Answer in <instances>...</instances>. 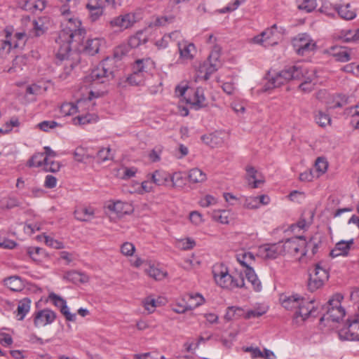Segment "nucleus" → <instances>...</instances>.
I'll return each instance as SVG.
<instances>
[{
    "label": "nucleus",
    "instance_id": "obj_3",
    "mask_svg": "<svg viewBox=\"0 0 359 359\" xmlns=\"http://www.w3.org/2000/svg\"><path fill=\"white\" fill-rule=\"evenodd\" d=\"M280 302L285 309L293 312L297 321H304L316 312L313 300L306 299L298 294L283 295Z\"/></svg>",
    "mask_w": 359,
    "mask_h": 359
},
{
    "label": "nucleus",
    "instance_id": "obj_63",
    "mask_svg": "<svg viewBox=\"0 0 359 359\" xmlns=\"http://www.w3.org/2000/svg\"><path fill=\"white\" fill-rule=\"evenodd\" d=\"M189 219L191 223L196 226H199L204 222L202 214L196 210L191 211L189 213Z\"/></svg>",
    "mask_w": 359,
    "mask_h": 359
},
{
    "label": "nucleus",
    "instance_id": "obj_62",
    "mask_svg": "<svg viewBox=\"0 0 359 359\" xmlns=\"http://www.w3.org/2000/svg\"><path fill=\"white\" fill-rule=\"evenodd\" d=\"M43 238L44 239V242L45 243L50 247V248H55V249H62L64 248V244L62 242L58 241V240H56V239H54L53 238L48 236V235H43Z\"/></svg>",
    "mask_w": 359,
    "mask_h": 359
},
{
    "label": "nucleus",
    "instance_id": "obj_16",
    "mask_svg": "<svg viewBox=\"0 0 359 359\" xmlns=\"http://www.w3.org/2000/svg\"><path fill=\"white\" fill-rule=\"evenodd\" d=\"M136 20L135 13H128L114 18L109 21V25L111 28L121 31L133 26Z\"/></svg>",
    "mask_w": 359,
    "mask_h": 359
},
{
    "label": "nucleus",
    "instance_id": "obj_10",
    "mask_svg": "<svg viewBox=\"0 0 359 359\" xmlns=\"http://www.w3.org/2000/svg\"><path fill=\"white\" fill-rule=\"evenodd\" d=\"M298 69L301 70L299 78L294 80L301 81L299 89L305 93L311 92L316 84V75L314 69H310L306 65L298 63Z\"/></svg>",
    "mask_w": 359,
    "mask_h": 359
},
{
    "label": "nucleus",
    "instance_id": "obj_34",
    "mask_svg": "<svg viewBox=\"0 0 359 359\" xmlns=\"http://www.w3.org/2000/svg\"><path fill=\"white\" fill-rule=\"evenodd\" d=\"M105 43V41L102 38L88 39L86 41L84 50L90 55H94L100 50V47Z\"/></svg>",
    "mask_w": 359,
    "mask_h": 359
},
{
    "label": "nucleus",
    "instance_id": "obj_47",
    "mask_svg": "<svg viewBox=\"0 0 359 359\" xmlns=\"http://www.w3.org/2000/svg\"><path fill=\"white\" fill-rule=\"evenodd\" d=\"M243 316L244 318V310L241 307L229 306L226 309L224 318L226 320H231Z\"/></svg>",
    "mask_w": 359,
    "mask_h": 359
},
{
    "label": "nucleus",
    "instance_id": "obj_51",
    "mask_svg": "<svg viewBox=\"0 0 359 359\" xmlns=\"http://www.w3.org/2000/svg\"><path fill=\"white\" fill-rule=\"evenodd\" d=\"M337 38L343 42L354 43V29H344L340 30L337 34Z\"/></svg>",
    "mask_w": 359,
    "mask_h": 359
},
{
    "label": "nucleus",
    "instance_id": "obj_9",
    "mask_svg": "<svg viewBox=\"0 0 359 359\" xmlns=\"http://www.w3.org/2000/svg\"><path fill=\"white\" fill-rule=\"evenodd\" d=\"M344 297L341 294H335L329 300L326 313L320 318V320H330L333 322H339L346 315L345 309L341 306Z\"/></svg>",
    "mask_w": 359,
    "mask_h": 359
},
{
    "label": "nucleus",
    "instance_id": "obj_37",
    "mask_svg": "<svg viewBox=\"0 0 359 359\" xmlns=\"http://www.w3.org/2000/svg\"><path fill=\"white\" fill-rule=\"evenodd\" d=\"M189 310L194 309L201 306L205 302V299L200 293H189L184 295Z\"/></svg>",
    "mask_w": 359,
    "mask_h": 359
},
{
    "label": "nucleus",
    "instance_id": "obj_23",
    "mask_svg": "<svg viewBox=\"0 0 359 359\" xmlns=\"http://www.w3.org/2000/svg\"><path fill=\"white\" fill-rule=\"evenodd\" d=\"M351 49L346 47L334 46L327 50V53L333 57L336 61L346 62L351 59Z\"/></svg>",
    "mask_w": 359,
    "mask_h": 359
},
{
    "label": "nucleus",
    "instance_id": "obj_57",
    "mask_svg": "<svg viewBox=\"0 0 359 359\" xmlns=\"http://www.w3.org/2000/svg\"><path fill=\"white\" fill-rule=\"evenodd\" d=\"M172 309L177 313H183L189 310L184 296L182 299L177 300V302L172 305Z\"/></svg>",
    "mask_w": 359,
    "mask_h": 359
},
{
    "label": "nucleus",
    "instance_id": "obj_1",
    "mask_svg": "<svg viewBox=\"0 0 359 359\" xmlns=\"http://www.w3.org/2000/svg\"><path fill=\"white\" fill-rule=\"evenodd\" d=\"M110 62L108 59L102 61L86 77L85 83L90 86L88 100H79L75 103L65 102L60 106V112L63 116H73L81 113L88 102L104 95V84L114 78V71Z\"/></svg>",
    "mask_w": 359,
    "mask_h": 359
},
{
    "label": "nucleus",
    "instance_id": "obj_5",
    "mask_svg": "<svg viewBox=\"0 0 359 359\" xmlns=\"http://www.w3.org/2000/svg\"><path fill=\"white\" fill-rule=\"evenodd\" d=\"M300 72L301 70L298 69V63L287 67L280 72L269 71L267 74L268 81L266 84V89L280 87L290 80L299 78Z\"/></svg>",
    "mask_w": 359,
    "mask_h": 359
},
{
    "label": "nucleus",
    "instance_id": "obj_41",
    "mask_svg": "<svg viewBox=\"0 0 359 359\" xmlns=\"http://www.w3.org/2000/svg\"><path fill=\"white\" fill-rule=\"evenodd\" d=\"M189 180L193 183H201L206 180L207 176L201 169L194 168L189 171Z\"/></svg>",
    "mask_w": 359,
    "mask_h": 359
},
{
    "label": "nucleus",
    "instance_id": "obj_28",
    "mask_svg": "<svg viewBox=\"0 0 359 359\" xmlns=\"http://www.w3.org/2000/svg\"><path fill=\"white\" fill-rule=\"evenodd\" d=\"M47 5L46 0H22L19 2L20 7L27 11H42Z\"/></svg>",
    "mask_w": 359,
    "mask_h": 359
},
{
    "label": "nucleus",
    "instance_id": "obj_32",
    "mask_svg": "<svg viewBox=\"0 0 359 359\" xmlns=\"http://www.w3.org/2000/svg\"><path fill=\"white\" fill-rule=\"evenodd\" d=\"M192 107L198 110L205 106V97L202 88H197L194 95L188 100Z\"/></svg>",
    "mask_w": 359,
    "mask_h": 359
},
{
    "label": "nucleus",
    "instance_id": "obj_2",
    "mask_svg": "<svg viewBox=\"0 0 359 359\" xmlns=\"http://www.w3.org/2000/svg\"><path fill=\"white\" fill-rule=\"evenodd\" d=\"M60 28L55 41L59 46L57 57L63 60L68 57L72 45L80 44L83 41L86 32L81 27L79 18L66 4L60 8Z\"/></svg>",
    "mask_w": 359,
    "mask_h": 359
},
{
    "label": "nucleus",
    "instance_id": "obj_17",
    "mask_svg": "<svg viewBox=\"0 0 359 359\" xmlns=\"http://www.w3.org/2000/svg\"><path fill=\"white\" fill-rule=\"evenodd\" d=\"M177 48L179 52V60L182 62L191 61L195 57L196 48L195 45L187 40L177 41Z\"/></svg>",
    "mask_w": 359,
    "mask_h": 359
},
{
    "label": "nucleus",
    "instance_id": "obj_31",
    "mask_svg": "<svg viewBox=\"0 0 359 359\" xmlns=\"http://www.w3.org/2000/svg\"><path fill=\"white\" fill-rule=\"evenodd\" d=\"M236 257L238 262L245 269L252 268V265L255 260L253 253L241 250L236 253Z\"/></svg>",
    "mask_w": 359,
    "mask_h": 359
},
{
    "label": "nucleus",
    "instance_id": "obj_13",
    "mask_svg": "<svg viewBox=\"0 0 359 359\" xmlns=\"http://www.w3.org/2000/svg\"><path fill=\"white\" fill-rule=\"evenodd\" d=\"M277 27L276 25L271 28L263 31L260 34L253 38L254 43L262 45L264 47L271 46L278 43V37L276 34Z\"/></svg>",
    "mask_w": 359,
    "mask_h": 359
},
{
    "label": "nucleus",
    "instance_id": "obj_8",
    "mask_svg": "<svg viewBox=\"0 0 359 359\" xmlns=\"http://www.w3.org/2000/svg\"><path fill=\"white\" fill-rule=\"evenodd\" d=\"M280 243L282 255H289L301 260L306 254V241L302 236L292 237Z\"/></svg>",
    "mask_w": 359,
    "mask_h": 359
},
{
    "label": "nucleus",
    "instance_id": "obj_12",
    "mask_svg": "<svg viewBox=\"0 0 359 359\" xmlns=\"http://www.w3.org/2000/svg\"><path fill=\"white\" fill-rule=\"evenodd\" d=\"M329 273L327 270L319 264H316L313 271L309 275L308 282L309 290L313 292L320 288L325 281L328 280Z\"/></svg>",
    "mask_w": 359,
    "mask_h": 359
},
{
    "label": "nucleus",
    "instance_id": "obj_38",
    "mask_svg": "<svg viewBox=\"0 0 359 359\" xmlns=\"http://www.w3.org/2000/svg\"><path fill=\"white\" fill-rule=\"evenodd\" d=\"M345 114L350 117V123L355 129H359V102L353 107L346 108Z\"/></svg>",
    "mask_w": 359,
    "mask_h": 359
},
{
    "label": "nucleus",
    "instance_id": "obj_44",
    "mask_svg": "<svg viewBox=\"0 0 359 359\" xmlns=\"http://www.w3.org/2000/svg\"><path fill=\"white\" fill-rule=\"evenodd\" d=\"M5 285L13 291H20L23 288V284L18 276H11L4 280Z\"/></svg>",
    "mask_w": 359,
    "mask_h": 359
},
{
    "label": "nucleus",
    "instance_id": "obj_20",
    "mask_svg": "<svg viewBox=\"0 0 359 359\" xmlns=\"http://www.w3.org/2000/svg\"><path fill=\"white\" fill-rule=\"evenodd\" d=\"M229 138V134L226 131H215L209 135H203L201 139L205 144L212 147L222 145Z\"/></svg>",
    "mask_w": 359,
    "mask_h": 359
},
{
    "label": "nucleus",
    "instance_id": "obj_60",
    "mask_svg": "<svg viewBox=\"0 0 359 359\" xmlns=\"http://www.w3.org/2000/svg\"><path fill=\"white\" fill-rule=\"evenodd\" d=\"M137 172V169L135 167H123L121 169L119 175L122 180H126L135 177Z\"/></svg>",
    "mask_w": 359,
    "mask_h": 359
},
{
    "label": "nucleus",
    "instance_id": "obj_54",
    "mask_svg": "<svg viewBox=\"0 0 359 359\" xmlns=\"http://www.w3.org/2000/svg\"><path fill=\"white\" fill-rule=\"evenodd\" d=\"M257 197L255 196H242V205L243 208L249 210L258 209Z\"/></svg>",
    "mask_w": 359,
    "mask_h": 359
},
{
    "label": "nucleus",
    "instance_id": "obj_21",
    "mask_svg": "<svg viewBox=\"0 0 359 359\" xmlns=\"http://www.w3.org/2000/svg\"><path fill=\"white\" fill-rule=\"evenodd\" d=\"M353 238H351L347 241L341 240L335 244L334 248L330 251V255L332 258L339 256L346 257L348 256L351 249L353 248Z\"/></svg>",
    "mask_w": 359,
    "mask_h": 359
},
{
    "label": "nucleus",
    "instance_id": "obj_22",
    "mask_svg": "<svg viewBox=\"0 0 359 359\" xmlns=\"http://www.w3.org/2000/svg\"><path fill=\"white\" fill-rule=\"evenodd\" d=\"M144 272L156 280H162L168 276L167 271L161 267L158 264H155L151 261H147L145 263Z\"/></svg>",
    "mask_w": 359,
    "mask_h": 359
},
{
    "label": "nucleus",
    "instance_id": "obj_14",
    "mask_svg": "<svg viewBox=\"0 0 359 359\" xmlns=\"http://www.w3.org/2000/svg\"><path fill=\"white\" fill-rule=\"evenodd\" d=\"M48 299L57 308H58L62 315L68 321H75L76 316L69 311V308L67 304L66 300L61 296L55 294V292H50L48 296Z\"/></svg>",
    "mask_w": 359,
    "mask_h": 359
},
{
    "label": "nucleus",
    "instance_id": "obj_48",
    "mask_svg": "<svg viewBox=\"0 0 359 359\" xmlns=\"http://www.w3.org/2000/svg\"><path fill=\"white\" fill-rule=\"evenodd\" d=\"M315 121L316 123L321 127H325L331 123L330 115L320 110L316 112Z\"/></svg>",
    "mask_w": 359,
    "mask_h": 359
},
{
    "label": "nucleus",
    "instance_id": "obj_50",
    "mask_svg": "<svg viewBox=\"0 0 359 359\" xmlns=\"http://www.w3.org/2000/svg\"><path fill=\"white\" fill-rule=\"evenodd\" d=\"M62 124L55 121H43L36 125V128L44 132H50L56 128H62Z\"/></svg>",
    "mask_w": 359,
    "mask_h": 359
},
{
    "label": "nucleus",
    "instance_id": "obj_46",
    "mask_svg": "<svg viewBox=\"0 0 359 359\" xmlns=\"http://www.w3.org/2000/svg\"><path fill=\"white\" fill-rule=\"evenodd\" d=\"M297 7L306 13H311L317 7L316 0H297Z\"/></svg>",
    "mask_w": 359,
    "mask_h": 359
},
{
    "label": "nucleus",
    "instance_id": "obj_18",
    "mask_svg": "<svg viewBox=\"0 0 359 359\" xmlns=\"http://www.w3.org/2000/svg\"><path fill=\"white\" fill-rule=\"evenodd\" d=\"M56 313L49 309L35 312L34 324L36 327H44L52 324L56 319Z\"/></svg>",
    "mask_w": 359,
    "mask_h": 359
},
{
    "label": "nucleus",
    "instance_id": "obj_4",
    "mask_svg": "<svg viewBox=\"0 0 359 359\" xmlns=\"http://www.w3.org/2000/svg\"><path fill=\"white\" fill-rule=\"evenodd\" d=\"M215 283L221 287L232 290L245 286L243 276L229 273L228 268L224 264H216L212 269Z\"/></svg>",
    "mask_w": 359,
    "mask_h": 359
},
{
    "label": "nucleus",
    "instance_id": "obj_43",
    "mask_svg": "<svg viewBox=\"0 0 359 359\" xmlns=\"http://www.w3.org/2000/svg\"><path fill=\"white\" fill-rule=\"evenodd\" d=\"M94 214L92 208H79L74 211L75 217L80 221H88L90 219Z\"/></svg>",
    "mask_w": 359,
    "mask_h": 359
},
{
    "label": "nucleus",
    "instance_id": "obj_35",
    "mask_svg": "<svg viewBox=\"0 0 359 359\" xmlns=\"http://www.w3.org/2000/svg\"><path fill=\"white\" fill-rule=\"evenodd\" d=\"M268 306L264 304L257 303L253 308L248 311H244V318L251 319L259 318L268 311Z\"/></svg>",
    "mask_w": 359,
    "mask_h": 359
},
{
    "label": "nucleus",
    "instance_id": "obj_27",
    "mask_svg": "<svg viewBox=\"0 0 359 359\" xmlns=\"http://www.w3.org/2000/svg\"><path fill=\"white\" fill-rule=\"evenodd\" d=\"M154 184L153 181L147 175V180L142 181L140 184L138 182H133L132 185V190L130 192L136 193L137 194L143 195L144 194L150 193L154 190Z\"/></svg>",
    "mask_w": 359,
    "mask_h": 359
},
{
    "label": "nucleus",
    "instance_id": "obj_56",
    "mask_svg": "<svg viewBox=\"0 0 359 359\" xmlns=\"http://www.w3.org/2000/svg\"><path fill=\"white\" fill-rule=\"evenodd\" d=\"M18 118L13 116L8 121H7L0 129H1V134H7L12 131L13 128H17L20 126Z\"/></svg>",
    "mask_w": 359,
    "mask_h": 359
},
{
    "label": "nucleus",
    "instance_id": "obj_11",
    "mask_svg": "<svg viewBox=\"0 0 359 359\" xmlns=\"http://www.w3.org/2000/svg\"><path fill=\"white\" fill-rule=\"evenodd\" d=\"M292 45L299 55H308L313 52L316 47L315 41L306 33L298 34L293 39Z\"/></svg>",
    "mask_w": 359,
    "mask_h": 359
},
{
    "label": "nucleus",
    "instance_id": "obj_19",
    "mask_svg": "<svg viewBox=\"0 0 359 359\" xmlns=\"http://www.w3.org/2000/svg\"><path fill=\"white\" fill-rule=\"evenodd\" d=\"M280 243L264 244L257 250V255L264 259H275L282 255Z\"/></svg>",
    "mask_w": 359,
    "mask_h": 359
},
{
    "label": "nucleus",
    "instance_id": "obj_49",
    "mask_svg": "<svg viewBox=\"0 0 359 359\" xmlns=\"http://www.w3.org/2000/svg\"><path fill=\"white\" fill-rule=\"evenodd\" d=\"M328 161L326 158L320 156L317 158L315 162V169L317 172V177L325 174L328 168Z\"/></svg>",
    "mask_w": 359,
    "mask_h": 359
},
{
    "label": "nucleus",
    "instance_id": "obj_42",
    "mask_svg": "<svg viewBox=\"0 0 359 359\" xmlns=\"http://www.w3.org/2000/svg\"><path fill=\"white\" fill-rule=\"evenodd\" d=\"M48 161V156L42 152L35 154L29 161L28 164L30 167L44 168L46 163Z\"/></svg>",
    "mask_w": 359,
    "mask_h": 359
},
{
    "label": "nucleus",
    "instance_id": "obj_40",
    "mask_svg": "<svg viewBox=\"0 0 359 359\" xmlns=\"http://www.w3.org/2000/svg\"><path fill=\"white\" fill-rule=\"evenodd\" d=\"M31 302L29 298H24L19 302L17 309V316L19 320H22L29 312Z\"/></svg>",
    "mask_w": 359,
    "mask_h": 359
},
{
    "label": "nucleus",
    "instance_id": "obj_53",
    "mask_svg": "<svg viewBox=\"0 0 359 359\" xmlns=\"http://www.w3.org/2000/svg\"><path fill=\"white\" fill-rule=\"evenodd\" d=\"M146 79L147 77L143 74L133 70V73L128 76L127 81L130 85L139 86L143 84Z\"/></svg>",
    "mask_w": 359,
    "mask_h": 359
},
{
    "label": "nucleus",
    "instance_id": "obj_30",
    "mask_svg": "<svg viewBox=\"0 0 359 359\" xmlns=\"http://www.w3.org/2000/svg\"><path fill=\"white\" fill-rule=\"evenodd\" d=\"M336 11L338 15L345 20H352L357 16L355 9L350 4L336 5Z\"/></svg>",
    "mask_w": 359,
    "mask_h": 359
},
{
    "label": "nucleus",
    "instance_id": "obj_26",
    "mask_svg": "<svg viewBox=\"0 0 359 359\" xmlns=\"http://www.w3.org/2000/svg\"><path fill=\"white\" fill-rule=\"evenodd\" d=\"M72 118V123L76 126L84 127L90 123H96L98 121V116L93 113H83V110L81 113Z\"/></svg>",
    "mask_w": 359,
    "mask_h": 359
},
{
    "label": "nucleus",
    "instance_id": "obj_6",
    "mask_svg": "<svg viewBox=\"0 0 359 359\" xmlns=\"http://www.w3.org/2000/svg\"><path fill=\"white\" fill-rule=\"evenodd\" d=\"M219 57L220 48L215 46L211 51L208 60L198 67V74L195 79V81L198 82L200 80L206 81L209 79L210 76L217 72L222 65Z\"/></svg>",
    "mask_w": 359,
    "mask_h": 359
},
{
    "label": "nucleus",
    "instance_id": "obj_55",
    "mask_svg": "<svg viewBox=\"0 0 359 359\" xmlns=\"http://www.w3.org/2000/svg\"><path fill=\"white\" fill-rule=\"evenodd\" d=\"M27 58L25 56H17L13 62V66L8 69V72H18L23 69L26 65Z\"/></svg>",
    "mask_w": 359,
    "mask_h": 359
},
{
    "label": "nucleus",
    "instance_id": "obj_24",
    "mask_svg": "<svg viewBox=\"0 0 359 359\" xmlns=\"http://www.w3.org/2000/svg\"><path fill=\"white\" fill-rule=\"evenodd\" d=\"M49 20L48 17H40L30 22L32 29L29 36H40L43 34L48 28Z\"/></svg>",
    "mask_w": 359,
    "mask_h": 359
},
{
    "label": "nucleus",
    "instance_id": "obj_52",
    "mask_svg": "<svg viewBox=\"0 0 359 359\" xmlns=\"http://www.w3.org/2000/svg\"><path fill=\"white\" fill-rule=\"evenodd\" d=\"M64 278L73 283H79L85 281L86 277L81 273L76 271H67L64 275Z\"/></svg>",
    "mask_w": 359,
    "mask_h": 359
},
{
    "label": "nucleus",
    "instance_id": "obj_45",
    "mask_svg": "<svg viewBox=\"0 0 359 359\" xmlns=\"http://www.w3.org/2000/svg\"><path fill=\"white\" fill-rule=\"evenodd\" d=\"M196 245V241L190 237L177 239L175 246L183 250H189L193 249Z\"/></svg>",
    "mask_w": 359,
    "mask_h": 359
},
{
    "label": "nucleus",
    "instance_id": "obj_61",
    "mask_svg": "<svg viewBox=\"0 0 359 359\" xmlns=\"http://www.w3.org/2000/svg\"><path fill=\"white\" fill-rule=\"evenodd\" d=\"M223 197L225 201L229 205H236L238 204H242V196L238 197L237 196L233 194L232 193L226 192L223 194Z\"/></svg>",
    "mask_w": 359,
    "mask_h": 359
},
{
    "label": "nucleus",
    "instance_id": "obj_64",
    "mask_svg": "<svg viewBox=\"0 0 359 359\" xmlns=\"http://www.w3.org/2000/svg\"><path fill=\"white\" fill-rule=\"evenodd\" d=\"M143 305L145 310H147L149 313H151L155 311L156 308L157 307L158 302L153 297H148L144 299Z\"/></svg>",
    "mask_w": 359,
    "mask_h": 359
},
{
    "label": "nucleus",
    "instance_id": "obj_33",
    "mask_svg": "<svg viewBox=\"0 0 359 359\" xmlns=\"http://www.w3.org/2000/svg\"><path fill=\"white\" fill-rule=\"evenodd\" d=\"M325 102L329 109L341 108L348 103V98L342 95H328Z\"/></svg>",
    "mask_w": 359,
    "mask_h": 359
},
{
    "label": "nucleus",
    "instance_id": "obj_29",
    "mask_svg": "<svg viewBox=\"0 0 359 359\" xmlns=\"http://www.w3.org/2000/svg\"><path fill=\"white\" fill-rule=\"evenodd\" d=\"M148 175L156 186H165L170 182V173L163 170H156Z\"/></svg>",
    "mask_w": 359,
    "mask_h": 359
},
{
    "label": "nucleus",
    "instance_id": "obj_7",
    "mask_svg": "<svg viewBox=\"0 0 359 359\" xmlns=\"http://www.w3.org/2000/svg\"><path fill=\"white\" fill-rule=\"evenodd\" d=\"M28 34L25 32H16L14 35L8 29H5L4 36L0 39V56L4 57L10 53L13 50L22 47Z\"/></svg>",
    "mask_w": 359,
    "mask_h": 359
},
{
    "label": "nucleus",
    "instance_id": "obj_25",
    "mask_svg": "<svg viewBox=\"0 0 359 359\" xmlns=\"http://www.w3.org/2000/svg\"><path fill=\"white\" fill-rule=\"evenodd\" d=\"M155 68V63L150 57H145L137 60L133 66V70L143 74L147 78Z\"/></svg>",
    "mask_w": 359,
    "mask_h": 359
},
{
    "label": "nucleus",
    "instance_id": "obj_39",
    "mask_svg": "<svg viewBox=\"0 0 359 359\" xmlns=\"http://www.w3.org/2000/svg\"><path fill=\"white\" fill-rule=\"evenodd\" d=\"M233 213L229 210H217L212 212V218L221 224H227L232 219Z\"/></svg>",
    "mask_w": 359,
    "mask_h": 359
},
{
    "label": "nucleus",
    "instance_id": "obj_59",
    "mask_svg": "<svg viewBox=\"0 0 359 359\" xmlns=\"http://www.w3.org/2000/svg\"><path fill=\"white\" fill-rule=\"evenodd\" d=\"M142 33L138 32L136 34L130 36L128 39V46L132 48H135L140 46L142 43H145V39H142Z\"/></svg>",
    "mask_w": 359,
    "mask_h": 359
},
{
    "label": "nucleus",
    "instance_id": "obj_58",
    "mask_svg": "<svg viewBox=\"0 0 359 359\" xmlns=\"http://www.w3.org/2000/svg\"><path fill=\"white\" fill-rule=\"evenodd\" d=\"M200 264V262L194 257L191 256L185 258L181 264L182 267L187 271L194 269Z\"/></svg>",
    "mask_w": 359,
    "mask_h": 359
},
{
    "label": "nucleus",
    "instance_id": "obj_15",
    "mask_svg": "<svg viewBox=\"0 0 359 359\" xmlns=\"http://www.w3.org/2000/svg\"><path fill=\"white\" fill-rule=\"evenodd\" d=\"M245 170V180L251 189H257L265 183L264 175L255 167L247 165Z\"/></svg>",
    "mask_w": 359,
    "mask_h": 359
},
{
    "label": "nucleus",
    "instance_id": "obj_36",
    "mask_svg": "<svg viewBox=\"0 0 359 359\" xmlns=\"http://www.w3.org/2000/svg\"><path fill=\"white\" fill-rule=\"evenodd\" d=\"M244 273L248 281L251 284L253 290L255 292H260L262 289V285L260 280L258 278L253 268H248L244 269Z\"/></svg>",
    "mask_w": 359,
    "mask_h": 359
}]
</instances>
